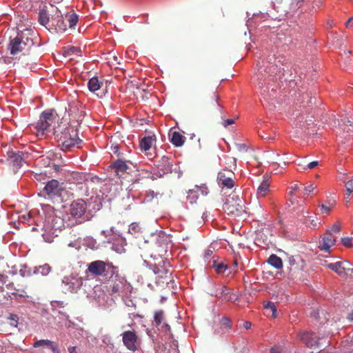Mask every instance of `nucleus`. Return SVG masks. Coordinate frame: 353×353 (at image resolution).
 Masks as SVG:
<instances>
[{"mask_svg": "<svg viewBox=\"0 0 353 353\" xmlns=\"http://www.w3.org/2000/svg\"><path fill=\"white\" fill-rule=\"evenodd\" d=\"M42 346L48 347L52 350V353H61V351L59 349L57 343L54 341L48 339H41L36 341L33 343L34 347H39Z\"/></svg>", "mask_w": 353, "mask_h": 353, "instance_id": "19", "label": "nucleus"}, {"mask_svg": "<svg viewBox=\"0 0 353 353\" xmlns=\"http://www.w3.org/2000/svg\"><path fill=\"white\" fill-rule=\"evenodd\" d=\"M299 336L300 340L308 347L312 348L319 345V339L314 332H300Z\"/></svg>", "mask_w": 353, "mask_h": 353, "instance_id": "14", "label": "nucleus"}, {"mask_svg": "<svg viewBox=\"0 0 353 353\" xmlns=\"http://www.w3.org/2000/svg\"><path fill=\"white\" fill-rule=\"evenodd\" d=\"M110 167L114 171L117 175H120L125 173L130 169L128 162L121 159H117L111 163Z\"/></svg>", "mask_w": 353, "mask_h": 353, "instance_id": "20", "label": "nucleus"}, {"mask_svg": "<svg viewBox=\"0 0 353 353\" xmlns=\"http://www.w3.org/2000/svg\"><path fill=\"white\" fill-rule=\"evenodd\" d=\"M39 21L43 26H46L49 23V16L45 10H40L39 13Z\"/></svg>", "mask_w": 353, "mask_h": 353, "instance_id": "31", "label": "nucleus"}, {"mask_svg": "<svg viewBox=\"0 0 353 353\" xmlns=\"http://www.w3.org/2000/svg\"><path fill=\"white\" fill-rule=\"evenodd\" d=\"M200 190V188L199 186H195V190L193 189V190H188V194H192L193 192H197L198 190Z\"/></svg>", "mask_w": 353, "mask_h": 353, "instance_id": "53", "label": "nucleus"}, {"mask_svg": "<svg viewBox=\"0 0 353 353\" xmlns=\"http://www.w3.org/2000/svg\"><path fill=\"white\" fill-rule=\"evenodd\" d=\"M7 154L8 159L14 168H19L22 165L23 161V153L22 152L11 150L8 151Z\"/></svg>", "mask_w": 353, "mask_h": 353, "instance_id": "18", "label": "nucleus"}, {"mask_svg": "<svg viewBox=\"0 0 353 353\" xmlns=\"http://www.w3.org/2000/svg\"><path fill=\"white\" fill-rule=\"evenodd\" d=\"M55 116L52 111L43 112L39 120L36 124L33 125L35 133L37 137H43L47 132L51 131V126L54 123Z\"/></svg>", "mask_w": 353, "mask_h": 353, "instance_id": "6", "label": "nucleus"}, {"mask_svg": "<svg viewBox=\"0 0 353 353\" xmlns=\"http://www.w3.org/2000/svg\"><path fill=\"white\" fill-rule=\"evenodd\" d=\"M54 134L61 142V150H70L79 145L81 140L79 138L77 129L68 124H60L54 128Z\"/></svg>", "mask_w": 353, "mask_h": 353, "instance_id": "4", "label": "nucleus"}, {"mask_svg": "<svg viewBox=\"0 0 353 353\" xmlns=\"http://www.w3.org/2000/svg\"><path fill=\"white\" fill-rule=\"evenodd\" d=\"M287 59L283 56L272 57L267 61H263L262 65L259 66L254 77L258 81L259 89L261 90V94L264 99L268 101L274 97L275 90L272 88L270 91L267 85L274 81V74L280 72L281 66L284 65Z\"/></svg>", "mask_w": 353, "mask_h": 353, "instance_id": "2", "label": "nucleus"}, {"mask_svg": "<svg viewBox=\"0 0 353 353\" xmlns=\"http://www.w3.org/2000/svg\"><path fill=\"white\" fill-rule=\"evenodd\" d=\"M68 352L69 353H78L77 350H76V347L74 346H70L68 347Z\"/></svg>", "mask_w": 353, "mask_h": 353, "instance_id": "51", "label": "nucleus"}, {"mask_svg": "<svg viewBox=\"0 0 353 353\" xmlns=\"http://www.w3.org/2000/svg\"><path fill=\"white\" fill-rule=\"evenodd\" d=\"M273 171H274L275 174H279L281 172V170H279V168L274 169Z\"/></svg>", "mask_w": 353, "mask_h": 353, "instance_id": "60", "label": "nucleus"}, {"mask_svg": "<svg viewBox=\"0 0 353 353\" xmlns=\"http://www.w3.org/2000/svg\"><path fill=\"white\" fill-rule=\"evenodd\" d=\"M219 99V96L215 92H212L210 94L209 100L207 101H208V106L209 108V110H212L213 108H216L219 111L221 110V105L218 103Z\"/></svg>", "mask_w": 353, "mask_h": 353, "instance_id": "24", "label": "nucleus"}, {"mask_svg": "<svg viewBox=\"0 0 353 353\" xmlns=\"http://www.w3.org/2000/svg\"><path fill=\"white\" fill-rule=\"evenodd\" d=\"M336 202L334 200L330 201L327 204H322L320 205L321 210L323 213L328 214L332 210Z\"/></svg>", "mask_w": 353, "mask_h": 353, "instance_id": "33", "label": "nucleus"}, {"mask_svg": "<svg viewBox=\"0 0 353 353\" xmlns=\"http://www.w3.org/2000/svg\"><path fill=\"white\" fill-rule=\"evenodd\" d=\"M47 174L46 173H36L34 174V178L37 181H45L47 179Z\"/></svg>", "mask_w": 353, "mask_h": 353, "instance_id": "41", "label": "nucleus"}, {"mask_svg": "<svg viewBox=\"0 0 353 353\" xmlns=\"http://www.w3.org/2000/svg\"><path fill=\"white\" fill-rule=\"evenodd\" d=\"M307 163L305 159H302L297 163L298 166L299 167V168H298V170L299 171L307 170Z\"/></svg>", "mask_w": 353, "mask_h": 353, "instance_id": "43", "label": "nucleus"}, {"mask_svg": "<svg viewBox=\"0 0 353 353\" xmlns=\"http://www.w3.org/2000/svg\"><path fill=\"white\" fill-rule=\"evenodd\" d=\"M224 321H225L224 324L226 325L227 326L230 327V321L228 319H225Z\"/></svg>", "mask_w": 353, "mask_h": 353, "instance_id": "59", "label": "nucleus"}, {"mask_svg": "<svg viewBox=\"0 0 353 353\" xmlns=\"http://www.w3.org/2000/svg\"><path fill=\"white\" fill-rule=\"evenodd\" d=\"M61 1H62V0H54V2H55V3H59V2H61Z\"/></svg>", "mask_w": 353, "mask_h": 353, "instance_id": "64", "label": "nucleus"}, {"mask_svg": "<svg viewBox=\"0 0 353 353\" xmlns=\"http://www.w3.org/2000/svg\"><path fill=\"white\" fill-rule=\"evenodd\" d=\"M270 183L268 180H264L257 189V194L259 196H265L269 191Z\"/></svg>", "mask_w": 353, "mask_h": 353, "instance_id": "27", "label": "nucleus"}, {"mask_svg": "<svg viewBox=\"0 0 353 353\" xmlns=\"http://www.w3.org/2000/svg\"><path fill=\"white\" fill-rule=\"evenodd\" d=\"M344 130L347 131V132H349L350 131H353V122L347 120V123H345V127Z\"/></svg>", "mask_w": 353, "mask_h": 353, "instance_id": "45", "label": "nucleus"}, {"mask_svg": "<svg viewBox=\"0 0 353 353\" xmlns=\"http://www.w3.org/2000/svg\"><path fill=\"white\" fill-rule=\"evenodd\" d=\"M51 271V268L48 264L39 266L37 269V272L41 273L42 275H47Z\"/></svg>", "mask_w": 353, "mask_h": 353, "instance_id": "37", "label": "nucleus"}, {"mask_svg": "<svg viewBox=\"0 0 353 353\" xmlns=\"http://www.w3.org/2000/svg\"><path fill=\"white\" fill-rule=\"evenodd\" d=\"M122 341L125 347L132 352L138 350L139 345V340L138 335L134 330H128L123 332Z\"/></svg>", "mask_w": 353, "mask_h": 353, "instance_id": "8", "label": "nucleus"}, {"mask_svg": "<svg viewBox=\"0 0 353 353\" xmlns=\"http://www.w3.org/2000/svg\"><path fill=\"white\" fill-rule=\"evenodd\" d=\"M270 353H281V352H280V350H279V347H272V348L270 349Z\"/></svg>", "mask_w": 353, "mask_h": 353, "instance_id": "50", "label": "nucleus"}, {"mask_svg": "<svg viewBox=\"0 0 353 353\" xmlns=\"http://www.w3.org/2000/svg\"><path fill=\"white\" fill-rule=\"evenodd\" d=\"M62 190V185L56 179L49 181L44 187V191L50 196L59 195Z\"/></svg>", "mask_w": 353, "mask_h": 353, "instance_id": "16", "label": "nucleus"}, {"mask_svg": "<svg viewBox=\"0 0 353 353\" xmlns=\"http://www.w3.org/2000/svg\"><path fill=\"white\" fill-rule=\"evenodd\" d=\"M54 168L56 171H59V165H54Z\"/></svg>", "mask_w": 353, "mask_h": 353, "instance_id": "62", "label": "nucleus"}, {"mask_svg": "<svg viewBox=\"0 0 353 353\" xmlns=\"http://www.w3.org/2000/svg\"><path fill=\"white\" fill-rule=\"evenodd\" d=\"M163 312L162 310H159L155 312L154 314V322L157 325H160L163 319Z\"/></svg>", "mask_w": 353, "mask_h": 353, "instance_id": "36", "label": "nucleus"}, {"mask_svg": "<svg viewBox=\"0 0 353 353\" xmlns=\"http://www.w3.org/2000/svg\"><path fill=\"white\" fill-rule=\"evenodd\" d=\"M303 0H274L273 10L268 14L273 19L281 21L293 16Z\"/></svg>", "mask_w": 353, "mask_h": 353, "instance_id": "5", "label": "nucleus"}, {"mask_svg": "<svg viewBox=\"0 0 353 353\" xmlns=\"http://www.w3.org/2000/svg\"><path fill=\"white\" fill-rule=\"evenodd\" d=\"M223 210L228 214L239 215L245 211V206L239 199L234 200V198L232 197L226 200L223 204Z\"/></svg>", "mask_w": 353, "mask_h": 353, "instance_id": "9", "label": "nucleus"}, {"mask_svg": "<svg viewBox=\"0 0 353 353\" xmlns=\"http://www.w3.org/2000/svg\"><path fill=\"white\" fill-rule=\"evenodd\" d=\"M235 174L231 169H222L217 175V181L219 185L228 189L232 188L234 185Z\"/></svg>", "mask_w": 353, "mask_h": 353, "instance_id": "7", "label": "nucleus"}, {"mask_svg": "<svg viewBox=\"0 0 353 353\" xmlns=\"http://www.w3.org/2000/svg\"><path fill=\"white\" fill-rule=\"evenodd\" d=\"M238 148L239 150H244L245 146L244 145H238Z\"/></svg>", "mask_w": 353, "mask_h": 353, "instance_id": "58", "label": "nucleus"}, {"mask_svg": "<svg viewBox=\"0 0 353 353\" xmlns=\"http://www.w3.org/2000/svg\"><path fill=\"white\" fill-rule=\"evenodd\" d=\"M292 188V191H296L297 190H299V186L298 184H294L293 186L291 187ZM292 192H291L290 193L292 194Z\"/></svg>", "mask_w": 353, "mask_h": 353, "instance_id": "55", "label": "nucleus"}, {"mask_svg": "<svg viewBox=\"0 0 353 353\" xmlns=\"http://www.w3.org/2000/svg\"><path fill=\"white\" fill-rule=\"evenodd\" d=\"M37 36L30 29H25L17 33L14 38H10L8 50L13 57L28 54L35 45Z\"/></svg>", "mask_w": 353, "mask_h": 353, "instance_id": "3", "label": "nucleus"}, {"mask_svg": "<svg viewBox=\"0 0 353 353\" xmlns=\"http://www.w3.org/2000/svg\"><path fill=\"white\" fill-rule=\"evenodd\" d=\"M345 185L346 191L347 192V195L350 196L351 193L353 192V179L346 182Z\"/></svg>", "mask_w": 353, "mask_h": 353, "instance_id": "39", "label": "nucleus"}, {"mask_svg": "<svg viewBox=\"0 0 353 353\" xmlns=\"http://www.w3.org/2000/svg\"><path fill=\"white\" fill-rule=\"evenodd\" d=\"M164 327L166 328L168 331H170V327L168 324H165Z\"/></svg>", "mask_w": 353, "mask_h": 353, "instance_id": "61", "label": "nucleus"}, {"mask_svg": "<svg viewBox=\"0 0 353 353\" xmlns=\"http://www.w3.org/2000/svg\"><path fill=\"white\" fill-rule=\"evenodd\" d=\"M233 123H234V120L233 119H228L223 122V125L224 127H228V125H232Z\"/></svg>", "mask_w": 353, "mask_h": 353, "instance_id": "47", "label": "nucleus"}, {"mask_svg": "<svg viewBox=\"0 0 353 353\" xmlns=\"http://www.w3.org/2000/svg\"><path fill=\"white\" fill-rule=\"evenodd\" d=\"M76 281L77 283V288H79L82 285V283H83L82 278L77 279Z\"/></svg>", "mask_w": 353, "mask_h": 353, "instance_id": "54", "label": "nucleus"}, {"mask_svg": "<svg viewBox=\"0 0 353 353\" xmlns=\"http://www.w3.org/2000/svg\"><path fill=\"white\" fill-rule=\"evenodd\" d=\"M88 88L91 92H96L101 88V83L97 77L91 78L88 83Z\"/></svg>", "mask_w": 353, "mask_h": 353, "instance_id": "28", "label": "nucleus"}, {"mask_svg": "<svg viewBox=\"0 0 353 353\" xmlns=\"http://www.w3.org/2000/svg\"><path fill=\"white\" fill-rule=\"evenodd\" d=\"M330 232H339L341 231V225L339 223L336 222L332 225L330 230H329Z\"/></svg>", "mask_w": 353, "mask_h": 353, "instance_id": "44", "label": "nucleus"}, {"mask_svg": "<svg viewBox=\"0 0 353 353\" xmlns=\"http://www.w3.org/2000/svg\"><path fill=\"white\" fill-rule=\"evenodd\" d=\"M279 157V154L274 151H266L263 154V159L268 163L272 165H278L281 168H283V165L285 166L289 162L288 159L283 160L282 163H278L276 161Z\"/></svg>", "mask_w": 353, "mask_h": 353, "instance_id": "17", "label": "nucleus"}, {"mask_svg": "<svg viewBox=\"0 0 353 353\" xmlns=\"http://www.w3.org/2000/svg\"><path fill=\"white\" fill-rule=\"evenodd\" d=\"M87 272L96 277H102L108 283L111 294H123L130 291L131 285L119 272V267L108 261L97 260L90 263Z\"/></svg>", "mask_w": 353, "mask_h": 353, "instance_id": "1", "label": "nucleus"}, {"mask_svg": "<svg viewBox=\"0 0 353 353\" xmlns=\"http://www.w3.org/2000/svg\"><path fill=\"white\" fill-rule=\"evenodd\" d=\"M268 262L270 265L275 268L276 269H281L283 267V262L280 257L276 254H272L269 257Z\"/></svg>", "mask_w": 353, "mask_h": 353, "instance_id": "26", "label": "nucleus"}, {"mask_svg": "<svg viewBox=\"0 0 353 353\" xmlns=\"http://www.w3.org/2000/svg\"><path fill=\"white\" fill-rule=\"evenodd\" d=\"M335 243V238L330 230H327L325 234L322 236L321 241H319L318 248L321 251L329 253L330 252V248L334 245Z\"/></svg>", "mask_w": 353, "mask_h": 353, "instance_id": "15", "label": "nucleus"}, {"mask_svg": "<svg viewBox=\"0 0 353 353\" xmlns=\"http://www.w3.org/2000/svg\"><path fill=\"white\" fill-rule=\"evenodd\" d=\"M348 319L350 321H353V311L349 314L348 315Z\"/></svg>", "mask_w": 353, "mask_h": 353, "instance_id": "57", "label": "nucleus"}, {"mask_svg": "<svg viewBox=\"0 0 353 353\" xmlns=\"http://www.w3.org/2000/svg\"><path fill=\"white\" fill-rule=\"evenodd\" d=\"M80 52H81L80 48L75 47V46H68L65 48L64 55L65 56H70L74 54H79Z\"/></svg>", "mask_w": 353, "mask_h": 353, "instance_id": "34", "label": "nucleus"}, {"mask_svg": "<svg viewBox=\"0 0 353 353\" xmlns=\"http://www.w3.org/2000/svg\"><path fill=\"white\" fill-rule=\"evenodd\" d=\"M65 20L68 21L70 28H74L76 26L79 17L75 13H72L65 16Z\"/></svg>", "mask_w": 353, "mask_h": 353, "instance_id": "29", "label": "nucleus"}, {"mask_svg": "<svg viewBox=\"0 0 353 353\" xmlns=\"http://www.w3.org/2000/svg\"><path fill=\"white\" fill-rule=\"evenodd\" d=\"M341 242L345 247L352 248L353 244L352 243L351 237H344L341 239Z\"/></svg>", "mask_w": 353, "mask_h": 353, "instance_id": "40", "label": "nucleus"}, {"mask_svg": "<svg viewBox=\"0 0 353 353\" xmlns=\"http://www.w3.org/2000/svg\"><path fill=\"white\" fill-rule=\"evenodd\" d=\"M352 20H353V18H352V17H350V18L347 20V21L345 23V26H346L347 28H348V27H349L350 23V22H351Z\"/></svg>", "mask_w": 353, "mask_h": 353, "instance_id": "56", "label": "nucleus"}, {"mask_svg": "<svg viewBox=\"0 0 353 353\" xmlns=\"http://www.w3.org/2000/svg\"><path fill=\"white\" fill-rule=\"evenodd\" d=\"M314 188H315L314 187V185L312 184H310V185L305 188V192L307 194H310L314 190Z\"/></svg>", "mask_w": 353, "mask_h": 353, "instance_id": "49", "label": "nucleus"}, {"mask_svg": "<svg viewBox=\"0 0 353 353\" xmlns=\"http://www.w3.org/2000/svg\"><path fill=\"white\" fill-rule=\"evenodd\" d=\"M263 307L265 310H270L272 312V316L276 317V307L275 304L272 302L268 301L266 303L264 304Z\"/></svg>", "mask_w": 353, "mask_h": 353, "instance_id": "35", "label": "nucleus"}, {"mask_svg": "<svg viewBox=\"0 0 353 353\" xmlns=\"http://www.w3.org/2000/svg\"><path fill=\"white\" fill-rule=\"evenodd\" d=\"M219 290L220 292H218L216 296H219L222 301H234L236 299V295L227 286H222Z\"/></svg>", "mask_w": 353, "mask_h": 353, "instance_id": "21", "label": "nucleus"}, {"mask_svg": "<svg viewBox=\"0 0 353 353\" xmlns=\"http://www.w3.org/2000/svg\"><path fill=\"white\" fill-rule=\"evenodd\" d=\"M346 265H349V262L344 261L328 263L326 266L327 268L336 272L338 275L341 276H345L347 274L353 273V268L346 267Z\"/></svg>", "mask_w": 353, "mask_h": 353, "instance_id": "11", "label": "nucleus"}, {"mask_svg": "<svg viewBox=\"0 0 353 353\" xmlns=\"http://www.w3.org/2000/svg\"><path fill=\"white\" fill-rule=\"evenodd\" d=\"M128 232L133 236H137L138 234L141 232V228L137 223H132L130 225Z\"/></svg>", "mask_w": 353, "mask_h": 353, "instance_id": "32", "label": "nucleus"}, {"mask_svg": "<svg viewBox=\"0 0 353 353\" xmlns=\"http://www.w3.org/2000/svg\"><path fill=\"white\" fill-rule=\"evenodd\" d=\"M234 165L236 168V159H233Z\"/></svg>", "mask_w": 353, "mask_h": 353, "instance_id": "63", "label": "nucleus"}, {"mask_svg": "<svg viewBox=\"0 0 353 353\" xmlns=\"http://www.w3.org/2000/svg\"><path fill=\"white\" fill-rule=\"evenodd\" d=\"M173 160L171 157L163 156L158 162V175L163 176L165 174L172 172Z\"/></svg>", "mask_w": 353, "mask_h": 353, "instance_id": "13", "label": "nucleus"}, {"mask_svg": "<svg viewBox=\"0 0 353 353\" xmlns=\"http://www.w3.org/2000/svg\"><path fill=\"white\" fill-rule=\"evenodd\" d=\"M87 210V204L83 199H77L72 202L70 212L72 217L79 219L83 216Z\"/></svg>", "mask_w": 353, "mask_h": 353, "instance_id": "12", "label": "nucleus"}, {"mask_svg": "<svg viewBox=\"0 0 353 353\" xmlns=\"http://www.w3.org/2000/svg\"><path fill=\"white\" fill-rule=\"evenodd\" d=\"M154 142V139L152 136L145 137L140 141V148L141 150L147 151L150 150Z\"/></svg>", "mask_w": 353, "mask_h": 353, "instance_id": "25", "label": "nucleus"}, {"mask_svg": "<svg viewBox=\"0 0 353 353\" xmlns=\"http://www.w3.org/2000/svg\"><path fill=\"white\" fill-rule=\"evenodd\" d=\"M52 26L55 28L57 32H63L67 29V25L63 17H57V19H52Z\"/></svg>", "mask_w": 353, "mask_h": 353, "instance_id": "23", "label": "nucleus"}, {"mask_svg": "<svg viewBox=\"0 0 353 353\" xmlns=\"http://www.w3.org/2000/svg\"><path fill=\"white\" fill-rule=\"evenodd\" d=\"M318 165H319V161H314L310 162L307 164V169H310V170L314 169Z\"/></svg>", "mask_w": 353, "mask_h": 353, "instance_id": "46", "label": "nucleus"}, {"mask_svg": "<svg viewBox=\"0 0 353 353\" xmlns=\"http://www.w3.org/2000/svg\"><path fill=\"white\" fill-rule=\"evenodd\" d=\"M290 267L289 273L292 278L301 279L304 270V261L299 257L295 259L294 256L289 257Z\"/></svg>", "mask_w": 353, "mask_h": 353, "instance_id": "10", "label": "nucleus"}, {"mask_svg": "<svg viewBox=\"0 0 353 353\" xmlns=\"http://www.w3.org/2000/svg\"><path fill=\"white\" fill-rule=\"evenodd\" d=\"M10 324L11 326L16 327L18 324L19 317L16 314H10L9 316Z\"/></svg>", "mask_w": 353, "mask_h": 353, "instance_id": "38", "label": "nucleus"}, {"mask_svg": "<svg viewBox=\"0 0 353 353\" xmlns=\"http://www.w3.org/2000/svg\"><path fill=\"white\" fill-rule=\"evenodd\" d=\"M111 149H112V152L114 154H117V156L119 155V147L118 145H114L113 144L111 145Z\"/></svg>", "mask_w": 353, "mask_h": 353, "instance_id": "48", "label": "nucleus"}, {"mask_svg": "<svg viewBox=\"0 0 353 353\" xmlns=\"http://www.w3.org/2000/svg\"><path fill=\"white\" fill-rule=\"evenodd\" d=\"M169 137L170 142L176 147L182 146L185 140V137L176 131L170 132Z\"/></svg>", "mask_w": 353, "mask_h": 353, "instance_id": "22", "label": "nucleus"}, {"mask_svg": "<svg viewBox=\"0 0 353 353\" xmlns=\"http://www.w3.org/2000/svg\"><path fill=\"white\" fill-rule=\"evenodd\" d=\"M305 224H306L308 227L310 228L314 229L317 226L319 222V219L317 217H312V216H305L304 220Z\"/></svg>", "mask_w": 353, "mask_h": 353, "instance_id": "30", "label": "nucleus"}, {"mask_svg": "<svg viewBox=\"0 0 353 353\" xmlns=\"http://www.w3.org/2000/svg\"><path fill=\"white\" fill-rule=\"evenodd\" d=\"M227 269V265L223 263H219L216 266V271L217 273H223Z\"/></svg>", "mask_w": 353, "mask_h": 353, "instance_id": "42", "label": "nucleus"}, {"mask_svg": "<svg viewBox=\"0 0 353 353\" xmlns=\"http://www.w3.org/2000/svg\"><path fill=\"white\" fill-rule=\"evenodd\" d=\"M252 326V323L250 321H245L244 323H243V327L246 329V330H248Z\"/></svg>", "mask_w": 353, "mask_h": 353, "instance_id": "52", "label": "nucleus"}]
</instances>
